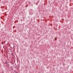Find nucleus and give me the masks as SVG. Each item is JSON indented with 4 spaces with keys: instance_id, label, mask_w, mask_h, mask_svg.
<instances>
[{
    "instance_id": "1",
    "label": "nucleus",
    "mask_w": 73,
    "mask_h": 73,
    "mask_svg": "<svg viewBox=\"0 0 73 73\" xmlns=\"http://www.w3.org/2000/svg\"><path fill=\"white\" fill-rule=\"evenodd\" d=\"M5 64H6V65H7V64H8V63L7 62V61H6L5 62Z\"/></svg>"
},
{
    "instance_id": "2",
    "label": "nucleus",
    "mask_w": 73,
    "mask_h": 73,
    "mask_svg": "<svg viewBox=\"0 0 73 73\" xmlns=\"http://www.w3.org/2000/svg\"><path fill=\"white\" fill-rule=\"evenodd\" d=\"M55 40H57V38L56 37V38H55L54 39Z\"/></svg>"
},
{
    "instance_id": "3",
    "label": "nucleus",
    "mask_w": 73,
    "mask_h": 73,
    "mask_svg": "<svg viewBox=\"0 0 73 73\" xmlns=\"http://www.w3.org/2000/svg\"><path fill=\"white\" fill-rule=\"evenodd\" d=\"M18 62V60L17 59V62Z\"/></svg>"
},
{
    "instance_id": "4",
    "label": "nucleus",
    "mask_w": 73,
    "mask_h": 73,
    "mask_svg": "<svg viewBox=\"0 0 73 73\" xmlns=\"http://www.w3.org/2000/svg\"><path fill=\"white\" fill-rule=\"evenodd\" d=\"M12 55H13V54H12Z\"/></svg>"
},
{
    "instance_id": "5",
    "label": "nucleus",
    "mask_w": 73,
    "mask_h": 73,
    "mask_svg": "<svg viewBox=\"0 0 73 73\" xmlns=\"http://www.w3.org/2000/svg\"><path fill=\"white\" fill-rule=\"evenodd\" d=\"M27 7V6H26V7Z\"/></svg>"
},
{
    "instance_id": "6",
    "label": "nucleus",
    "mask_w": 73,
    "mask_h": 73,
    "mask_svg": "<svg viewBox=\"0 0 73 73\" xmlns=\"http://www.w3.org/2000/svg\"><path fill=\"white\" fill-rule=\"evenodd\" d=\"M13 28H15V27H13Z\"/></svg>"
}]
</instances>
